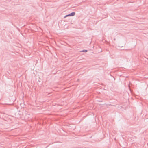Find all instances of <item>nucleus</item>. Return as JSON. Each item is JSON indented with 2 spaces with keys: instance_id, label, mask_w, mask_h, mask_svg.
<instances>
[{
  "instance_id": "nucleus-1",
  "label": "nucleus",
  "mask_w": 148,
  "mask_h": 148,
  "mask_svg": "<svg viewBox=\"0 0 148 148\" xmlns=\"http://www.w3.org/2000/svg\"><path fill=\"white\" fill-rule=\"evenodd\" d=\"M75 14V12H72L69 15H70V16H74Z\"/></svg>"
},
{
  "instance_id": "nucleus-2",
  "label": "nucleus",
  "mask_w": 148,
  "mask_h": 148,
  "mask_svg": "<svg viewBox=\"0 0 148 148\" xmlns=\"http://www.w3.org/2000/svg\"><path fill=\"white\" fill-rule=\"evenodd\" d=\"M88 51V50H83L82 51H81V52H87Z\"/></svg>"
},
{
  "instance_id": "nucleus-3",
  "label": "nucleus",
  "mask_w": 148,
  "mask_h": 148,
  "mask_svg": "<svg viewBox=\"0 0 148 148\" xmlns=\"http://www.w3.org/2000/svg\"><path fill=\"white\" fill-rule=\"evenodd\" d=\"M69 15V14H68V15H66V16H65L64 17H66V16H70V15Z\"/></svg>"
}]
</instances>
